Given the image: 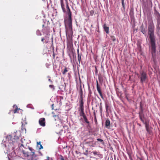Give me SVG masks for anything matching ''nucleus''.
<instances>
[{
	"mask_svg": "<svg viewBox=\"0 0 160 160\" xmlns=\"http://www.w3.org/2000/svg\"><path fill=\"white\" fill-rule=\"evenodd\" d=\"M77 53H78V54H79V48L78 47V48L77 49Z\"/></svg>",
	"mask_w": 160,
	"mask_h": 160,
	"instance_id": "ea45409f",
	"label": "nucleus"
},
{
	"mask_svg": "<svg viewBox=\"0 0 160 160\" xmlns=\"http://www.w3.org/2000/svg\"><path fill=\"white\" fill-rule=\"evenodd\" d=\"M110 122L109 119H107L105 122V126L108 128L110 127Z\"/></svg>",
	"mask_w": 160,
	"mask_h": 160,
	"instance_id": "f3484780",
	"label": "nucleus"
},
{
	"mask_svg": "<svg viewBox=\"0 0 160 160\" xmlns=\"http://www.w3.org/2000/svg\"><path fill=\"white\" fill-rule=\"evenodd\" d=\"M29 149L31 151V154L30 157V158L28 159V160H34L37 159V157L35 155L34 152H33V150L32 148H29Z\"/></svg>",
	"mask_w": 160,
	"mask_h": 160,
	"instance_id": "0eeeda50",
	"label": "nucleus"
},
{
	"mask_svg": "<svg viewBox=\"0 0 160 160\" xmlns=\"http://www.w3.org/2000/svg\"><path fill=\"white\" fill-rule=\"evenodd\" d=\"M60 160H65L64 158L62 155L60 156Z\"/></svg>",
	"mask_w": 160,
	"mask_h": 160,
	"instance_id": "473e14b6",
	"label": "nucleus"
},
{
	"mask_svg": "<svg viewBox=\"0 0 160 160\" xmlns=\"http://www.w3.org/2000/svg\"><path fill=\"white\" fill-rule=\"evenodd\" d=\"M43 38H44L45 43H47L49 41V37H48V35L45 36L44 37H43Z\"/></svg>",
	"mask_w": 160,
	"mask_h": 160,
	"instance_id": "4be33fe9",
	"label": "nucleus"
},
{
	"mask_svg": "<svg viewBox=\"0 0 160 160\" xmlns=\"http://www.w3.org/2000/svg\"><path fill=\"white\" fill-rule=\"evenodd\" d=\"M83 95H80V98L79 99V105H84L83 99Z\"/></svg>",
	"mask_w": 160,
	"mask_h": 160,
	"instance_id": "2eb2a0df",
	"label": "nucleus"
},
{
	"mask_svg": "<svg viewBox=\"0 0 160 160\" xmlns=\"http://www.w3.org/2000/svg\"><path fill=\"white\" fill-rule=\"evenodd\" d=\"M122 1H124V0H122Z\"/></svg>",
	"mask_w": 160,
	"mask_h": 160,
	"instance_id": "3c124183",
	"label": "nucleus"
},
{
	"mask_svg": "<svg viewBox=\"0 0 160 160\" xmlns=\"http://www.w3.org/2000/svg\"><path fill=\"white\" fill-rule=\"evenodd\" d=\"M95 73L96 74H97L98 73V70L97 68V67L96 66L95 67Z\"/></svg>",
	"mask_w": 160,
	"mask_h": 160,
	"instance_id": "e433bc0d",
	"label": "nucleus"
},
{
	"mask_svg": "<svg viewBox=\"0 0 160 160\" xmlns=\"http://www.w3.org/2000/svg\"><path fill=\"white\" fill-rule=\"evenodd\" d=\"M40 149H41L42 148H43V147L42 146V145L40 144Z\"/></svg>",
	"mask_w": 160,
	"mask_h": 160,
	"instance_id": "a19ab883",
	"label": "nucleus"
},
{
	"mask_svg": "<svg viewBox=\"0 0 160 160\" xmlns=\"http://www.w3.org/2000/svg\"><path fill=\"white\" fill-rule=\"evenodd\" d=\"M22 152L23 154L25 157H30V156L28 155V153L27 152H26L24 150H22Z\"/></svg>",
	"mask_w": 160,
	"mask_h": 160,
	"instance_id": "412c9836",
	"label": "nucleus"
},
{
	"mask_svg": "<svg viewBox=\"0 0 160 160\" xmlns=\"http://www.w3.org/2000/svg\"><path fill=\"white\" fill-rule=\"evenodd\" d=\"M140 82L143 83L145 82L148 78V76L146 72L143 70L140 71Z\"/></svg>",
	"mask_w": 160,
	"mask_h": 160,
	"instance_id": "423d86ee",
	"label": "nucleus"
},
{
	"mask_svg": "<svg viewBox=\"0 0 160 160\" xmlns=\"http://www.w3.org/2000/svg\"><path fill=\"white\" fill-rule=\"evenodd\" d=\"M93 153L94 155H97L98 157H100L102 156V154L100 153L99 152H97L96 151H94L92 152Z\"/></svg>",
	"mask_w": 160,
	"mask_h": 160,
	"instance_id": "a211bd4d",
	"label": "nucleus"
},
{
	"mask_svg": "<svg viewBox=\"0 0 160 160\" xmlns=\"http://www.w3.org/2000/svg\"><path fill=\"white\" fill-rule=\"evenodd\" d=\"M39 124L42 126L44 127L45 126V119L44 118H41L39 120Z\"/></svg>",
	"mask_w": 160,
	"mask_h": 160,
	"instance_id": "ddd939ff",
	"label": "nucleus"
},
{
	"mask_svg": "<svg viewBox=\"0 0 160 160\" xmlns=\"http://www.w3.org/2000/svg\"><path fill=\"white\" fill-rule=\"evenodd\" d=\"M144 124H145V128L148 133L149 135L152 134V128L151 127H150L149 123L147 122H145V123Z\"/></svg>",
	"mask_w": 160,
	"mask_h": 160,
	"instance_id": "6e6552de",
	"label": "nucleus"
},
{
	"mask_svg": "<svg viewBox=\"0 0 160 160\" xmlns=\"http://www.w3.org/2000/svg\"><path fill=\"white\" fill-rule=\"evenodd\" d=\"M68 71V68L66 67H65L63 70L62 71V74L63 75H65L66 72H67Z\"/></svg>",
	"mask_w": 160,
	"mask_h": 160,
	"instance_id": "b1692460",
	"label": "nucleus"
},
{
	"mask_svg": "<svg viewBox=\"0 0 160 160\" xmlns=\"http://www.w3.org/2000/svg\"><path fill=\"white\" fill-rule=\"evenodd\" d=\"M9 142L10 144H12L13 145L12 148H13L23 146L22 139L17 136H14L13 138L12 139V140L10 139Z\"/></svg>",
	"mask_w": 160,
	"mask_h": 160,
	"instance_id": "f03ea898",
	"label": "nucleus"
},
{
	"mask_svg": "<svg viewBox=\"0 0 160 160\" xmlns=\"http://www.w3.org/2000/svg\"><path fill=\"white\" fill-rule=\"evenodd\" d=\"M148 34L150 39V49L152 57L156 52L155 37L154 35L155 26L152 18L149 17L148 18Z\"/></svg>",
	"mask_w": 160,
	"mask_h": 160,
	"instance_id": "f257e3e1",
	"label": "nucleus"
},
{
	"mask_svg": "<svg viewBox=\"0 0 160 160\" xmlns=\"http://www.w3.org/2000/svg\"><path fill=\"white\" fill-rule=\"evenodd\" d=\"M108 107H109V106L108 105V104H106L105 107H106V110L107 112H108Z\"/></svg>",
	"mask_w": 160,
	"mask_h": 160,
	"instance_id": "cd10ccee",
	"label": "nucleus"
},
{
	"mask_svg": "<svg viewBox=\"0 0 160 160\" xmlns=\"http://www.w3.org/2000/svg\"><path fill=\"white\" fill-rule=\"evenodd\" d=\"M56 116H57L56 115H55L53 116V117H56Z\"/></svg>",
	"mask_w": 160,
	"mask_h": 160,
	"instance_id": "09e8293b",
	"label": "nucleus"
},
{
	"mask_svg": "<svg viewBox=\"0 0 160 160\" xmlns=\"http://www.w3.org/2000/svg\"><path fill=\"white\" fill-rule=\"evenodd\" d=\"M53 58H55V54L54 53H53Z\"/></svg>",
	"mask_w": 160,
	"mask_h": 160,
	"instance_id": "37998d69",
	"label": "nucleus"
},
{
	"mask_svg": "<svg viewBox=\"0 0 160 160\" xmlns=\"http://www.w3.org/2000/svg\"><path fill=\"white\" fill-rule=\"evenodd\" d=\"M66 8L67 11H68V21H72V19L71 12L70 11V10L68 4H67Z\"/></svg>",
	"mask_w": 160,
	"mask_h": 160,
	"instance_id": "f8f14e48",
	"label": "nucleus"
},
{
	"mask_svg": "<svg viewBox=\"0 0 160 160\" xmlns=\"http://www.w3.org/2000/svg\"><path fill=\"white\" fill-rule=\"evenodd\" d=\"M103 27L104 31H105L107 33H108L109 32V27L107 26L105 24L103 26Z\"/></svg>",
	"mask_w": 160,
	"mask_h": 160,
	"instance_id": "dca6fc26",
	"label": "nucleus"
},
{
	"mask_svg": "<svg viewBox=\"0 0 160 160\" xmlns=\"http://www.w3.org/2000/svg\"><path fill=\"white\" fill-rule=\"evenodd\" d=\"M82 53L78 54V59L79 63H80L81 59Z\"/></svg>",
	"mask_w": 160,
	"mask_h": 160,
	"instance_id": "aec40b11",
	"label": "nucleus"
},
{
	"mask_svg": "<svg viewBox=\"0 0 160 160\" xmlns=\"http://www.w3.org/2000/svg\"><path fill=\"white\" fill-rule=\"evenodd\" d=\"M84 154L86 155H87L88 154V150H86L85 152L84 153Z\"/></svg>",
	"mask_w": 160,
	"mask_h": 160,
	"instance_id": "c756f323",
	"label": "nucleus"
},
{
	"mask_svg": "<svg viewBox=\"0 0 160 160\" xmlns=\"http://www.w3.org/2000/svg\"><path fill=\"white\" fill-rule=\"evenodd\" d=\"M141 32L144 34H145L146 33V31L145 29L144 28L143 26L142 25L141 27Z\"/></svg>",
	"mask_w": 160,
	"mask_h": 160,
	"instance_id": "6ab92c4d",
	"label": "nucleus"
},
{
	"mask_svg": "<svg viewBox=\"0 0 160 160\" xmlns=\"http://www.w3.org/2000/svg\"><path fill=\"white\" fill-rule=\"evenodd\" d=\"M61 6L64 12H65V10L64 8V5L63 3V0L61 1Z\"/></svg>",
	"mask_w": 160,
	"mask_h": 160,
	"instance_id": "5701e85b",
	"label": "nucleus"
},
{
	"mask_svg": "<svg viewBox=\"0 0 160 160\" xmlns=\"http://www.w3.org/2000/svg\"><path fill=\"white\" fill-rule=\"evenodd\" d=\"M132 160H133L132 159Z\"/></svg>",
	"mask_w": 160,
	"mask_h": 160,
	"instance_id": "603ef678",
	"label": "nucleus"
},
{
	"mask_svg": "<svg viewBox=\"0 0 160 160\" xmlns=\"http://www.w3.org/2000/svg\"><path fill=\"white\" fill-rule=\"evenodd\" d=\"M96 83H97V90L98 93H99V95H100L101 98L102 99H104V98H103V95L102 94V92L101 90L100 86L98 85V81L97 80V81H96Z\"/></svg>",
	"mask_w": 160,
	"mask_h": 160,
	"instance_id": "9d476101",
	"label": "nucleus"
},
{
	"mask_svg": "<svg viewBox=\"0 0 160 160\" xmlns=\"http://www.w3.org/2000/svg\"><path fill=\"white\" fill-rule=\"evenodd\" d=\"M94 13V11L93 10H91L90 12V15H92Z\"/></svg>",
	"mask_w": 160,
	"mask_h": 160,
	"instance_id": "f704fd0d",
	"label": "nucleus"
},
{
	"mask_svg": "<svg viewBox=\"0 0 160 160\" xmlns=\"http://www.w3.org/2000/svg\"><path fill=\"white\" fill-rule=\"evenodd\" d=\"M78 110L79 112V115L80 117H82L85 122L87 124V128H91L90 122L88 121V118L84 112V105H79Z\"/></svg>",
	"mask_w": 160,
	"mask_h": 160,
	"instance_id": "7ed1b4c3",
	"label": "nucleus"
},
{
	"mask_svg": "<svg viewBox=\"0 0 160 160\" xmlns=\"http://www.w3.org/2000/svg\"><path fill=\"white\" fill-rule=\"evenodd\" d=\"M80 95H83V92L82 89L81 88L80 89Z\"/></svg>",
	"mask_w": 160,
	"mask_h": 160,
	"instance_id": "72a5a7b5",
	"label": "nucleus"
},
{
	"mask_svg": "<svg viewBox=\"0 0 160 160\" xmlns=\"http://www.w3.org/2000/svg\"><path fill=\"white\" fill-rule=\"evenodd\" d=\"M122 6L124 8H125V4L124 3V1H122Z\"/></svg>",
	"mask_w": 160,
	"mask_h": 160,
	"instance_id": "c85d7f7f",
	"label": "nucleus"
},
{
	"mask_svg": "<svg viewBox=\"0 0 160 160\" xmlns=\"http://www.w3.org/2000/svg\"><path fill=\"white\" fill-rule=\"evenodd\" d=\"M47 158V159L48 160H49V157H48Z\"/></svg>",
	"mask_w": 160,
	"mask_h": 160,
	"instance_id": "49530a36",
	"label": "nucleus"
},
{
	"mask_svg": "<svg viewBox=\"0 0 160 160\" xmlns=\"http://www.w3.org/2000/svg\"><path fill=\"white\" fill-rule=\"evenodd\" d=\"M44 27V25H42V27Z\"/></svg>",
	"mask_w": 160,
	"mask_h": 160,
	"instance_id": "8fccbe9b",
	"label": "nucleus"
},
{
	"mask_svg": "<svg viewBox=\"0 0 160 160\" xmlns=\"http://www.w3.org/2000/svg\"><path fill=\"white\" fill-rule=\"evenodd\" d=\"M41 41L43 42V43H45L44 38H42L41 39Z\"/></svg>",
	"mask_w": 160,
	"mask_h": 160,
	"instance_id": "c9c22d12",
	"label": "nucleus"
},
{
	"mask_svg": "<svg viewBox=\"0 0 160 160\" xmlns=\"http://www.w3.org/2000/svg\"><path fill=\"white\" fill-rule=\"evenodd\" d=\"M91 93H92L91 92V91H90V92H89V94H91Z\"/></svg>",
	"mask_w": 160,
	"mask_h": 160,
	"instance_id": "a18cd8bd",
	"label": "nucleus"
},
{
	"mask_svg": "<svg viewBox=\"0 0 160 160\" xmlns=\"http://www.w3.org/2000/svg\"><path fill=\"white\" fill-rule=\"evenodd\" d=\"M48 80H49V81L50 82H52L51 80V79H48Z\"/></svg>",
	"mask_w": 160,
	"mask_h": 160,
	"instance_id": "c03bdc74",
	"label": "nucleus"
},
{
	"mask_svg": "<svg viewBox=\"0 0 160 160\" xmlns=\"http://www.w3.org/2000/svg\"><path fill=\"white\" fill-rule=\"evenodd\" d=\"M72 22V21H68L67 24L68 28L66 29L67 37H68L69 41L72 42L73 35Z\"/></svg>",
	"mask_w": 160,
	"mask_h": 160,
	"instance_id": "20e7f679",
	"label": "nucleus"
},
{
	"mask_svg": "<svg viewBox=\"0 0 160 160\" xmlns=\"http://www.w3.org/2000/svg\"><path fill=\"white\" fill-rule=\"evenodd\" d=\"M8 160H11V159L9 158L8 157Z\"/></svg>",
	"mask_w": 160,
	"mask_h": 160,
	"instance_id": "de8ad7c7",
	"label": "nucleus"
},
{
	"mask_svg": "<svg viewBox=\"0 0 160 160\" xmlns=\"http://www.w3.org/2000/svg\"><path fill=\"white\" fill-rule=\"evenodd\" d=\"M97 140L98 141H100V142H102L103 141V140L102 139L100 138H98Z\"/></svg>",
	"mask_w": 160,
	"mask_h": 160,
	"instance_id": "2f4dec72",
	"label": "nucleus"
},
{
	"mask_svg": "<svg viewBox=\"0 0 160 160\" xmlns=\"http://www.w3.org/2000/svg\"><path fill=\"white\" fill-rule=\"evenodd\" d=\"M137 160H143L142 158H140L138 157H137Z\"/></svg>",
	"mask_w": 160,
	"mask_h": 160,
	"instance_id": "7c9ffc66",
	"label": "nucleus"
},
{
	"mask_svg": "<svg viewBox=\"0 0 160 160\" xmlns=\"http://www.w3.org/2000/svg\"><path fill=\"white\" fill-rule=\"evenodd\" d=\"M84 144L88 147H93L96 145V142L94 141V138H89L85 140Z\"/></svg>",
	"mask_w": 160,
	"mask_h": 160,
	"instance_id": "39448f33",
	"label": "nucleus"
},
{
	"mask_svg": "<svg viewBox=\"0 0 160 160\" xmlns=\"http://www.w3.org/2000/svg\"><path fill=\"white\" fill-rule=\"evenodd\" d=\"M16 109L14 110L13 111V113H16L18 112V111L20 109H19L16 106Z\"/></svg>",
	"mask_w": 160,
	"mask_h": 160,
	"instance_id": "393cba45",
	"label": "nucleus"
},
{
	"mask_svg": "<svg viewBox=\"0 0 160 160\" xmlns=\"http://www.w3.org/2000/svg\"><path fill=\"white\" fill-rule=\"evenodd\" d=\"M140 110H142V111H143V108H142V105L141 104H140Z\"/></svg>",
	"mask_w": 160,
	"mask_h": 160,
	"instance_id": "4c0bfd02",
	"label": "nucleus"
},
{
	"mask_svg": "<svg viewBox=\"0 0 160 160\" xmlns=\"http://www.w3.org/2000/svg\"><path fill=\"white\" fill-rule=\"evenodd\" d=\"M142 2L143 4L145 6H148L150 3H152L151 1H150V0H142Z\"/></svg>",
	"mask_w": 160,
	"mask_h": 160,
	"instance_id": "4468645a",
	"label": "nucleus"
},
{
	"mask_svg": "<svg viewBox=\"0 0 160 160\" xmlns=\"http://www.w3.org/2000/svg\"><path fill=\"white\" fill-rule=\"evenodd\" d=\"M139 114L140 120L143 124H145V122L144 121V119H145V117L143 113V111H142V110L140 111L139 113Z\"/></svg>",
	"mask_w": 160,
	"mask_h": 160,
	"instance_id": "1a4fd4ad",
	"label": "nucleus"
},
{
	"mask_svg": "<svg viewBox=\"0 0 160 160\" xmlns=\"http://www.w3.org/2000/svg\"><path fill=\"white\" fill-rule=\"evenodd\" d=\"M41 144V142H37V144L38 145H40Z\"/></svg>",
	"mask_w": 160,
	"mask_h": 160,
	"instance_id": "79ce46f5",
	"label": "nucleus"
},
{
	"mask_svg": "<svg viewBox=\"0 0 160 160\" xmlns=\"http://www.w3.org/2000/svg\"><path fill=\"white\" fill-rule=\"evenodd\" d=\"M111 39L114 42L116 41V38L114 36H112L111 37Z\"/></svg>",
	"mask_w": 160,
	"mask_h": 160,
	"instance_id": "a878e982",
	"label": "nucleus"
},
{
	"mask_svg": "<svg viewBox=\"0 0 160 160\" xmlns=\"http://www.w3.org/2000/svg\"><path fill=\"white\" fill-rule=\"evenodd\" d=\"M49 87L52 88L53 90H54L55 89V88L54 86L52 85H49Z\"/></svg>",
	"mask_w": 160,
	"mask_h": 160,
	"instance_id": "bb28decb",
	"label": "nucleus"
},
{
	"mask_svg": "<svg viewBox=\"0 0 160 160\" xmlns=\"http://www.w3.org/2000/svg\"><path fill=\"white\" fill-rule=\"evenodd\" d=\"M157 23L156 25V28L158 31L160 30V14H159L157 16Z\"/></svg>",
	"mask_w": 160,
	"mask_h": 160,
	"instance_id": "9b49d317",
	"label": "nucleus"
},
{
	"mask_svg": "<svg viewBox=\"0 0 160 160\" xmlns=\"http://www.w3.org/2000/svg\"><path fill=\"white\" fill-rule=\"evenodd\" d=\"M54 105V104H53L51 105V108H52V109H54L53 106Z\"/></svg>",
	"mask_w": 160,
	"mask_h": 160,
	"instance_id": "58836bf2",
	"label": "nucleus"
}]
</instances>
